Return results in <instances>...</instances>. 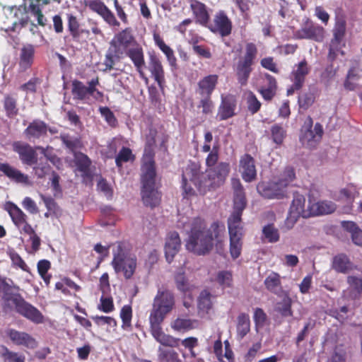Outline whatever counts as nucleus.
<instances>
[{
    "label": "nucleus",
    "mask_w": 362,
    "mask_h": 362,
    "mask_svg": "<svg viewBox=\"0 0 362 362\" xmlns=\"http://www.w3.org/2000/svg\"><path fill=\"white\" fill-rule=\"evenodd\" d=\"M197 324L196 321L189 319L177 318L172 322L171 327L177 331H185L194 328Z\"/></svg>",
    "instance_id": "c03bdc74"
},
{
    "label": "nucleus",
    "mask_w": 362,
    "mask_h": 362,
    "mask_svg": "<svg viewBox=\"0 0 362 362\" xmlns=\"http://www.w3.org/2000/svg\"><path fill=\"white\" fill-rule=\"evenodd\" d=\"M153 40L155 44L159 47V49L165 54L169 65L172 69H177V59L174 54L173 50L167 45L163 39L160 37L159 34H153Z\"/></svg>",
    "instance_id": "cd10ccee"
},
{
    "label": "nucleus",
    "mask_w": 362,
    "mask_h": 362,
    "mask_svg": "<svg viewBox=\"0 0 362 362\" xmlns=\"http://www.w3.org/2000/svg\"><path fill=\"white\" fill-rule=\"evenodd\" d=\"M4 358L6 362H25V357L17 353L12 352L6 349L4 354Z\"/></svg>",
    "instance_id": "774afa93"
},
{
    "label": "nucleus",
    "mask_w": 362,
    "mask_h": 362,
    "mask_svg": "<svg viewBox=\"0 0 362 362\" xmlns=\"http://www.w3.org/2000/svg\"><path fill=\"white\" fill-rule=\"evenodd\" d=\"M218 79L216 74L204 76L197 83V93L200 96H211L218 83Z\"/></svg>",
    "instance_id": "5701e85b"
},
{
    "label": "nucleus",
    "mask_w": 362,
    "mask_h": 362,
    "mask_svg": "<svg viewBox=\"0 0 362 362\" xmlns=\"http://www.w3.org/2000/svg\"><path fill=\"white\" fill-rule=\"evenodd\" d=\"M156 170H141V196L144 204L150 207L158 205L160 195L155 188Z\"/></svg>",
    "instance_id": "423d86ee"
},
{
    "label": "nucleus",
    "mask_w": 362,
    "mask_h": 362,
    "mask_svg": "<svg viewBox=\"0 0 362 362\" xmlns=\"http://www.w3.org/2000/svg\"><path fill=\"white\" fill-rule=\"evenodd\" d=\"M309 72V68L305 60L300 62L294 69L292 74L293 76L294 87L300 89L303 86L305 76Z\"/></svg>",
    "instance_id": "c756f323"
},
{
    "label": "nucleus",
    "mask_w": 362,
    "mask_h": 362,
    "mask_svg": "<svg viewBox=\"0 0 362 362\" xmlns=\"http://www.w3.org/2000/svg\"><path fill=\"white\" fill-rule=\"evenodd\" d=\"M148 70L158 86L162 88L165 82V72L160 60L154 54L149 57Z\"/></svg>",
    "instance_id": "b1692460"
},
{
    "label": "nucleus",
    "mask_w": 362,
    "mask_h": 362,
    "mask_svg": "<svg viewBox=\"0 0 362 362\" xmlns=\"http://www.w3.org/2000/svg\"><path fill=\"white\" fill-rule=\"evenodd\" d=\"M257 189L262 197L267 199H281L286 195V187L277 178H274L268 182L258 184Z\"/></svg>",
    "instance_id": "9d476101"
},
{
    "label": "nucleus",
    "mask_w": 362,
    "mask_h": 362,
    "mask_svg": "<svg viewBox=\"0 0 362 362\" xmlns=\"http://www.w3.org/2000/svg\"><path fill=\"white\" fill-rule=\"evenodd\" d=\"M240 172L245 182H250L255 179L257 172L255 160L251 156L245 154L240 158Z\"/></svg>",
    "instance_id": "6ab92c4d"
},
{
    "label": "nucleus",
    "mask_w": 362,
    "mask_h": 362,
    "mask_svg": "<svg viewBox=\"0 0 362 362\" xmlns=\"http://www.w3.org/2000/svg\"><path fill=\"white\" fill-rule=\"evenodd\" d=\"M305 197L299 194H295L291 205L290 206L288 216L287 218L288 221L293 224L300 216L303 218L310 216V210L309 209V205L308 206L307 209H305Z\"/></svg>",
    "instance_id": "9b49d317"
},
{
    "label": "nucleus",
    "mask_w": 362,
    "mask_h": 362,
    "mask_svg": "<svg viewBox=\"0 0 362 362\" xmlns=\"http://www.w3.org/2000/svg\"><path fill=\"white\" fill-rule=\"evenodd\" d=\"M202 99L199 102V107L202 108V112L209 114L212 112L213 102L211 100V96H201Z\"/></svg>",
    "instance_id": "69168bd1"
},
{
    "label": "nucleus",
    "mask_w": 362,
    "mask_h": 362,
    "mask_svg": "<svg viewBox=\"0 0 362 362\" xmlns=\"http://www.w3.org/2000/svg\"><path fill=\"white\" fill-rule=\"evenodd\" d=\"M98 309L104 313H108L114 310L115 307L112 298L104 297L100 298V303L98 306Z\"/></svg>",
    "instance_id": "bf43d9fd"
},
{
    "label": "nucleus",
    "mask_w": 362,
    "mask_h": 362,
    "mask_svg": "<svg viewBox=\"0 0 362 362\" xmlns=\"http://www.w3.org/2000/svg\"><path fill=\"white\" fill-rule=\"evenodd\" d=\"M347 282L349 285V298L351 299L358 298L362 293V279L355 276H349Z\"/></svg>",
    "instance_id": "f704fd0d"
},
{
    "label": "nucleus",
    "mask_w": 362,
    "mask_h": 362,
    "mask_svg": "<svg viewBox=\"0 0 362 362\" xmlns=\"http://www.w3.org/2000/svg\"><path fill=\"white\" fill-rule=\"evenodd\" d=\"M132 310L131 306L124 305L120 311V317L122 320V328L127 329L131 327Z\"/></svg>",
    "instance_id": "864d4df0"
},
{
    "label": "nucleus",
    "mask_w": 362,
    "mask_h": 362,
    "mask_svg": "<svg viewBox=\"0 0 362 362\" xmlns=\"http://www.w3.org/2000/svg\"><path fill=\"white\" fill-rule=\"evenodd\" d=\"M257 54V49L254 43L246 44L243 55H241L236 64V74L238 82L242 85H246L250 73L252 71V65L255 63Z\"/></svg>",
    "instance_id": "20e7f679"
},
{
    "label": "nucleus",
    "mask_w": 362,
    "mask_h": 362,
    "mask_svg": "<svg viewBox=\"0 0 362 362\" xmlns=\"http://www.w3.org/2000/svg\"><path fill=\"white\" fill-rule=\"evenodd\" d=\"M177 226L183 228L189 235L186 241V249L197 255H206L218 246L224 238L225 227L214 222L208 227L205 221L199 217L189 220L182 217Z\"/></svg>",
    "instance_id": "f03ea898"
},
{
    "label": "nucleus",
    "mask_w": 362,
    "mask_h": 362,
    "mask_svg": "<svg viewBox=\"0 0 362 362\" xmlns=\"http://www.w3.org/2000/svg\"><path fill=\"white\" fill-rule=\"evenodd\" d=\"M6 210L10 215L13 224L18 228L28 220L27 215L16 204L10 203L6 206Z\"/></svg>",
    "instance_id": "473e14b6"
},
{
    "label": "nucleus",
    "mask_w": 362,
    "mask_h": 362,
    "mask_svg": "<svg viewBox=\"0 0 362 362\" xmlns=\"http://www.w3.org/2000/svg\"><path fill=\"white\" fill-rule=\"evenodd\" d=\"M180 247L181 240L179 234L175 231L169 233L165 244V254L168 262H171L175 255L179 252Z\"/></svg>",
    "instance_id": "aec40b11"
},
{
    "label": "nucleus",
    "mask_w": 362,
    "mask_h": 362,
    "mask_svg": "<svg viewBox=\"0 0 362 362\" xmlns=\"http://www.w3.org/2000/svg\"><path fill=\"white\" fill-rule=\"evenodd\" d=\"M190 8L197 23L206 26L209 22L210 15L207 7L203 3L197 0H190Z\"/></svg>",
    "instance_id": "4be33fe9"
},
{
    "label": "nucleus",
    "mask_w": 362,
    "mask_h": 362,
    "mask_svg": "<svg viewBox=\"0 0 362 362\" xmlns=\"http://www.w3.org/2000/svg\"><path fill=\"white\" fill-rule=\"evenodd\" d=\"M4 306L8 308L14 306L19 314L35 324L42 323L44 321L42 314L19 296L6 295L4 298Z\"/></svg>",
    "instance_id": "39448f33"
},
{
    "label": "nucleus",
    "mask_w": 362,
    "mask_h": 362,
    "mask_svg": "<svg viewBox=\"0 0 362 362\" xmlns=\"http://www.w3.org/2000/svg\"><path fill=\"white\" fill-rule=\"evenodd\" d=\"M236 100L235 96L228 94L221 95V103L218 109L216 117L219 120H226L235 115Z\"/></svg>",
    "instance_id": "f3484780"
},
{
    "label": "nucleus",
    "mask_w": 362,
    "mask_h": 362,
    "mask_svg": "<svg viewBox=\"0 0 362 362\" xmlns=\"http://www.w3.org/2000/svg\"><path fill=\"white\" fill-rule=\"evenodd\" d=\"M6 334L11 341L16 345L24 346L29 349H34L37 346L35 339L26 332L9 329L6 331Z\"/></svg>",
    "instance_id": "a211bd4d"
},
{
    "label": "nucleus",
    "mask_w": 362,
    "mask_h": 362,
    "mask_svg": "<svg viewBox=\"0 0 362 362\" xmlns=\"http://www.w3.org/2000/svg\"><path fill=\"white\" fill-rule=\"evenodd\" d=\"M214 296L207 290L202 291L198 298V308L200 310L208 312L213 305Z\"/></svg>",
    "instance_id": "a19ab883"
},
{
    "label": "nucleus",
    "mask_w": 362,
    "mask_h": 362,
    "mask_svg": "<svg viewBox=\"0 0 362 362\" xmlns=\"http://www.w3.org/2000/svg\"><path fill=\"white\" fill-rule=\"evenodd\" d=\"M310 216L325 215L333 213L336 209V204L331 201L323 200L315 203H309Z\"/></svg>",
    "instance_id": "bb28decb"
},
{
    "label": "nucleus",
    "mask_w": 362,
    "mask_h": 362,
    "mask_svg": "<svg viewBox=\"0 0 362 362\" xmlns=\"http://www.w3.org/2000/svg\"><path fill=\"white\" fill-rule=\"evenodd\" d=\"M13 149L18 154L23 163L32 165L37 163L35 149L29 144L21 141H16L13 144Z\"/></svg>",
    "instance_id": "dca6fc26"
},
{
    "label": "nucleus",
    "mask_w": 362,
    "mask_h": 362,
    "mask_svg": "<svg viewBox=\"0 0 362 362\" xmlns=\"http://www.w3.org/2000/svg\"><path fill=\"white\" fill-rule=\"evenodd\" d=\"M264 285L268 291L276 295L283 293L281 276L278 273H270L264 279Z\"/></svg>",
    "instance_id": "7c9ffc66"
},
{
    "label": "nucleus",
    "mask_w": 362,
    "mask_h": 362,
    "mask_svg": "<svg viewBox=\"0 0 362 362\" xmlns=\"http://www.w3.org/2000/svg\"><path fill=\"white\" fill-rule=\"evenodd\" d=\"M218 149L214 146L206 158L207 169L200 173L199 166L195 163H190L182 173V187L186 196L195 194L196 189L200 194L215 190L223 185L230 172L228 163L220 162Z\"/></svg>",
    "instance_id": "f257e3e1"
},
{
    "label": "nucleus",
    "mask_w": 362,
    "mask_h": 362,
    "mask_svg": "<svg viewBox=\"0 0 362 362\" xmlns=\"http://www.w3.org/2000/svg\"><path fill=\"white\" fill-rule=\"evenodd\" d=\"M136 44L132 28H127L115 35L110 42V47L115 49V52L123 54Z\"/></svg>",
    "instance_id": "1a4fd4ad"
},
{
    "label": "nucleus",
    "mask_w": 362,
    "mask_h": 362,
    "mask_svg": "<svg viewBox=\"0 0 362 362\" xmlns=\"http://www.w3.org/2000/svg\"><path fill=\"white\" fill-rule=\"evenodd\" d=\"M233 211L228 218V222L241 223V216L246 206V199L244 192L234 194Z\"/></svg>",
    "instance_id": "a878e982"
},
{
    "label": "nucleus",
    "mask_w": 362,
    "mask_h": 362,
    "mask_svg": "<svg viewBox=\"0 0 362 362\" xmlns=\"http://www.w3.org/2000/svg\"><path fill=\"white\" fill-rule=\"evenodd\" d=\"M121 55H122L121 53L115 52V49L110 47L105 54L104 60V65L105 66L104 71H106L112 69L113 66L115 65V58H119Z\"/></svg>",
    "instance_id": "8fccbe9b"
},
{
    "label": "nucleus",
    "mask_w": 362,
    "mask_h": 362,
    "mask_svg": "<svg viewBox=\"0 0 362 362\" xmlns=\"http://www.w3.org/2000/svg\"><path fill=\"white\" fill-rule=\"evenodd\" d=\"M332 268L337 272L345 274L351 269V263L346 255L340 254L333 258Z\"/></svg>",
    "instance_id": "c9c22d12"
},
{
    "label": "nucleus",
    "mask_w": 362,
    "mask_h": 362,
    "mask_svg": "<svg viewBox=\"0 0 362 362\" xmlns=\"http://www.w3.org/2000/svg\"><path fill=\"white\" fill-rule=\"evenodd\" d=\"M125 52L133 62L139 75L144 77L143 69L145 66V60L142 47L139 44H136L129 47Z\"/></svg>",
    "instance_id": "393cba45"
},
{
    "label": "nucleus",
    "mask_w": 362,
    "mask_h": 362,
    "mask_svg": "<svg viewBox=\"0 0 362 362\" xmlns=\"http://www.w3.org/2000/svg\"><path fill=\"white\" fill-rule=\"evenodd\" d=\"M341 225L351 233L354 243L362 246V230L353 221H342Z\"/></svg>",
    "instance_id": "e433bc0d"
},
{
    "label": "nucleus",
    "mask_w": 362,
    "mask_h": 362,
    "mask_svg": "<svg viewBox=\"0 0 362 362\" xmlns=\"http://www.w3.org/2000/svg\"><path fill=\"white\" fill-rule=\"evenodd\" d=\"M250 330V320L247 314L240 313L237 318V334L243 339Z\"/></svg>",
    "instance_id": "58836bf2"
},
{
    "label": "nucleus",
    "mask_w": 362,
    "mask_h": 362,
    "mask_svg": "<svg viewBox=\"0 0 362 362\" xmlns=\"http://www.w3.org/2000/svg\"><path fill=\"white\" fill-rule=\"evenodd\" d=\"M276 310L283 317L292 316L291 299L288 296H284L282 300L276 304Z\"/></svg>",
    "instance_id": "49530a36"
},
{
    "label": "nucleus",
    "mask_w": 362,
    "mask_h": 362,
    "mask_svg": "<svg viewBox=\"0 0 362 362\" xmlns=\"http://www.w3.org/2000/svg\"><path fill=\"white\" fill-rule=\"evenodd\" d=\"M65 17L67 21L68 30L74 38L79 36V21L77 17L71 12L66 13Z\"/></svg>",
    "instance_id": "79ce46f5"
},
{
    "label": "nucleus",
    "mask_w": 362,
    "mask_h": 362,
    "mask_svg": "<svg viewBox=\"0 0 362 362\" xmlns=\"http://www.w3.org/2000/svg\"><path fill=\"white\" fill-rule=\"evenodd\" d=\"M4 109L8 117H13L18 112L17 98L14 95H7L4 98Z\"/></svg>",
    "instance_id": "a18cd8bd"
},
{
    "label": "nucleus",
    "mask_w": 362,
    "mask_h": 362,
    "mask_svg": "<svg viewBox=\"0 0 362 362\" xmlns=\"http://www.w3.org/2000/svg\"><path fill=\"white\" fill-rule=\"evenodd\" d=\"M247 104L249 111L252 114L256 113L261 107L260 102L257 100L254 93L249 91L246 93Z\"/></svg>",
    "instance_id": "5fc2aeb1"
},
{
    "label": "nucleus",
    "mask_w": 362,
    "mask_h": 362,
    "mask_svg": "<svg viewBox=\"0 0 362 362\" xmlns=\"http://www.w3.org/2000/svg\"><path fill=\"white\" fill-rule=\"evenodd\" d=\"M35 53L34 47L32 45H27L22 47L20 55V65L26 69L30 67L33 62Z\"/></svg>",
    "instance_id": "4c0bfd02"
},
{
    "label": "nucleus",
    "mask_w": 362,
    "mask_h": 362,
    "mask_svg": "<svg viewBox=\"0 0 362 362\" xmlns=\"http://www.w3.org/2000/svg\"><path fill=\"white\" fill-rule=\"evenodd\" d=\"M207 27L211 32L218 33L222 37L228 36L232 30V23L224 11L217 12L213 19V22L208 23Z\"/></svg>",
    "instance_id": "f8f14e48"
},
{
    "label": "nucleus",
    "mask_w": 362,
    "mask_h": 362,
    "mask_svg": "<svg viewBox=\"0 0 362 362\" xmlns=\"http://www.w3.org/2000/svg\"><path fill=\"white\" fill-rule=\"evenodd\" d=\"M13 290L18 291L19 287L15 285L11 279H6L0 277V291H3L4 296L2 297L4 301V298L6 295H11L10 292Z\"/></svg>",
    "instance_id": "603ef678"
},
{
    "label": "nucleus",
    "mask_w": 362,
    "mask_h": 362,
    "mask_svg": "<svg viewBox=\"0 0 362 362\" xmlns=\"http://www.w3.org/2000/svg\"><path fill=\"white\" fill-rule=\"evenodd\" d=\"M295 177L296 175L293 168L286 167L277 180L286 188Z\"/></svg>",
    "instance_id": "3c124183"
},
{
    "label": "nucleus",
    "mask_w": 362,
    "mask_h": 362,
    "mask_svg": "<svg viewBox=\"0 0 362 362\" xmlns=\"http://www.w3.org/2000/svg\"><path fill=\"white\" fill-rule=\"evenodd\" d=\"M156 132L153 129H150L148 134L146 136V146L142 158L141 170L155 169L153 147L156 144Z\"/></svg>",
    "instance_id": "2eb2a0df"
},
{
    "label": "nucleus",
    "mask_w": 362,
    "mask_h": 362,
    "mask_svg": "<svg viewBox=\"0 0 362 362\" xmlns=\"http://www.w3.org/2000/svg\"><path fill=\"white\" fill-rule=\"evenodd\" d=\"M0 170L8 177L16 180L18 182L28 183V177L22 173L18 170L10 166L8 164H1Z\"/></svg>",
    "instance_id": "72a5a7b5"
},
{
    "label": "nucleus",
    "mask_w": 362,
    "mask_h": 362,
    "mask_svg": "<svg viewBox=\"0 0 362 362\" xmlns=\"http://www.w3.org/2000/svg\"><path fill=\"white\" fill-rule=\"evenodd\" d=\"M63 144L70 150L74 151L81 147V141L77 138L71 137L69 135H63L61 136Z\"/></svg>",
    "instance_id": "4d7b16f0"
},
{
    "label": "nucleus",
    "mask_w": 362,
    "mask_h": 362,
    "mask_svg": "<svg viewBox=\"0 0 362 362\" xmlns=\"http://www.w3.org/2000/svg\"><path fill=\"white\" fill-rule=\"evenodd\" d=\"M271 136L273 141L277 145L282 144L285 136V129L279 124H274L271 128Z\"/></svg>",
    "instance_id": "09e8293b"
},
{
    "label": "nucleus",
    "mask_w": 362,
    "mask_h": 362,
    "mask_svg": "<svg viewBox=\"0 0 362 362\" xmlns=\"http://www.w3.org/2000/svg\"><path fill=\"white\" fill-rule=\"evenodd\" d=\"M47 128L42 121H33L25 130L26 136L29 139H38L46 134Z\"/></svg>",
    "instance_id": "2f4dec72"
},
{
    "label": "nucleus",
    "mask_w": 362,
    "mask_h": 362,
    "mask_svg": "<svg viewBox=\"0 0 362 362\" xmlns=\"http://www.w3.org/2000/svg\"><path fill=\"white\" fill-rule=\"evenodd\" d=\"M217 281L223 287H230L232 284V274L226 271L220 272L217 276Z\"/></svg>",
    "instance_id": "680f3d73"
},
{
    "label": "nucleus",
    "mask_w": 362,
    "mask_h": 362,
    "mask_svg": "<svg viewBox=\"0 0 362 362\" xmlns=\"http://www.w3.org/2000/svg\"><path fill=\"white\" fill-rule=\"evenodd\" d=\"M312 127L313 119L308 117L302 128V134L300 138L302 144L310 148L315 146L320 141L323 134L322 127L320 123H316L313 129H312Z\"/></svg>",
    "instance_id": "6e6552de"
},
{
    "label": "nucleus",
    "mask_w": 362,
    "mask_h": 362,
    "mask_svg": "<svg viewBox=\"0 0 362 362\" xmlns=\"http://www.w3.org/2000/svg\"><path fill=\"white\" fill-rule=\"evenodd\" d=\"M262 233L264 238L269 243H276L279 240V230L272 224L265 226Z\"/></svg>",
    "instance_id": "de8ad7c7"
},
{
    "label": "nucleus",
    "mask_w": 362,
    "mask_h": 362,
    "mask_svg": "<svg viewBox=\"0 0 362 362\" xmlns=\"http://www.w3.org/2000/svg\"><path fill=\"white\" fill-rule=\"evenodd\" d=\"M159 362H180L177 353L171 349L158 348Z\"/></svg>",
    "instance_id": "37998d69"
},
{
    "label": "nucleus",
    "mask_w": 362,
    "mask_h": 362,
    "mask_svg": "<svg viewBox=\"0 0 362 362\" xmlns=\"http://www.w3.org/2000/svg\"><path fill=\"white\" fill-rule=\"evenodd\" d=\"M175 306V297L171 291L159 288L154 298L153 308L149 316L151 332L155 339L162 345L177 347L180 339L165 334L160 327L166 315L170 313Z\"/></svg>",
    "instance_id": "7ed1b4c3"
},
{
    "label": "nucleus",
    "mask_w": 362,
    "mask_h": 362,
    "mask_svg": "<svg viewBox=\"0 0 362 362\" xmlns=\"http://www.w3.org/2000/svg\"><path fill=\"white\" fill-rule=\"evenodd\" d=\"M117 250L118 252L114 254L112 265L115 272H122L126 279H131L136 268V258L134 255H125L120 245H118Z\"/></svg>",
    "instance_id": "0eeeda50"
},
{
    "label": "nucleus",
    "mask_w": 362,
    "mask_h": 362,
    "mask_svg": "<svg viewBox=\"0 0 362 362\" xmlns=\"http://www.w3.org/2000/svg\"><path fill=\"white\" fill-rule=\"evenodd\" d=\"M355 197V189L352 187L341 189L336 197L337 200L351 202Z\"/></svg>",
    "instance_id": "6e6d98bb"
},
{
    "label": "nucleus",
    "mask_w": 362,
    "mask_h": 362,
    "mask_svg": "<svg viewBox=\"0 0 362 362\" xmlns=\"http://www.w3.org/2000/svg\"><path fill=\"white\" fill-rule=\"evenodd\" d=\"M132 156V151L128 148H122L115 159L116 164L118 167L122 165V162L128 161Z\"/></svg>",
    "instance_id": "0e129e2a"
},
{
    "label": "nucleus",
    "mask_w": 362,
    "mask_h": 362,
    "mask_svg": "<svg viewBox=\"0 0 362 362\" xmlns=\"http://www.w3.org/2000/svg\"><path fill=\"white\" fill-rule=\"evenodd\" d=\"M104 21L112 26H119V21L116 19L113 13L107 8L104 10L103 13L100 15Z\"/></svg>",
    "instance_id": "e2e57ef3"
},
{
    "label": "nucleus",
    "mask_w": 362,
    "mask_h": 362,
    "mask_svg": "<svg viewBox=\"0 0 362 362\" xmlns=\"http://www.w3.org/2000/svg\"><path fill=\"white\" fill-rule=\"evenodd\" d=\"M22 205L30 214H36L39 212L35 202L30 197H26L24 198L22 202Z\"/></svg>",
    "instance_id": "338daca9"
},
{
    "label": "nucleus",
    "mask_w": 362,
    "mask_h": 362,
    "mask_svg": "<svg viewBox=\"0 0 362 362\" xmlns=\"http://www.w3.org/2000/svg\"><path fill=\"white\" fill-rule=\"evenodd\" d=\"M75 162L78 169L82 172L86 171L90 163L88 156L83 153L76 154Z\"/></svg>",
    "instance_id": "13d9d810"
},
{
    "label": "nucleus",
    "mask_w": 362,
    "mask_h": 362,
    "mask_svg": "<svg viewBox=\"0 0 362 362\" xmlns=\"http://www.w3.org/2000/svg\"><path fill=\"white\" fill-rule=\"evenodd\" d=\"M230 235V252L233 259L238 258L241 252L243 228L241 223L228 222Z\"/></svg>",
    "instance_id": "4468645a"
},
{
    "label": "nucleus",
    "mask_w": 362,
    "mask_h": 362,
    "mask_svg": "<svg viewBox=\"0 0 362 362\" xmlns=\"http://www.w3.org/2000/svg\"><path fill=\"white\" fill-rule=\"evenodd\" d=\"M346 33V22L343 19H337L334 28L333 29V35L334 37L332 40L330 48H329V55L332 53H334V49L339 45L343 37H344Z\"/></svg>",
    "instance_id": "c85d7f7f"
},
{
    "label": "nucleus",
    "mask_w": 362,
    "mask_h": 362,
    "mask_svg": "<svg viewBox=\"0 0 362 362\" xmlns=\"http://www.w3.org/2000/svg\"><path fill=\"white\" fill-rule=\"evenodd\" d=\"M72 93L74 98L79 100H88L92 92L82 82H73Z\"/></svg>",
    "instance_id": "ea45409f"
},
{
    "label": "nucleus",
    "mask_w": 362,
    "mask_h": 362,
    "mask_svg": "<svg viewBox=\"0 0 362 362\" xmlns=\"http://www.w3.org/2000/svg\"><path fill=\"white\" fill-rule=\"evenodd\" d=\"M7 11L9 12L8 18L11 19L12 30H16L18 27L21 28L27 24L28 21V16L25 7H11L8 8Z\"/></svg>",
    "instance_id": "412c9836"
},
{
    "label": "nucleus",
    "mask_w": 362,
    "mask_h": 362,
    "mask_svg": "<svg viewBox=\"0 0 362 362\" xmlns=\"http://www.w3.org/2000/svg\"><path fill=\"white\" fill-rule=\"evenodd\" d=\"M325 29L322 27L307 21L295 33L294 35L297 39H308L316 42H322L325 38Z\"/></svg>",
    "instance_id": "ddd939ff"
},
{
    "label": "nucleus",
    "mask_w": 362,
    "mask_h": 362,
    "mask_svg": "<svg viewBox=\"0 0 362 362\" xmlns=\"http://www.w3.org/2000/svg\"><path fill=\"white\" fill-rule=\"evenodd\" d=\"M92 319L94 320V322L99 326H102L104 325H108L111 327H116L117 326V322L116 320L109 316H93Z\"/></svg>",
    "instance_id": "052dcab7"
}]
</instances>
